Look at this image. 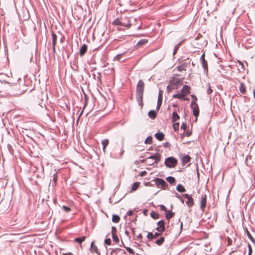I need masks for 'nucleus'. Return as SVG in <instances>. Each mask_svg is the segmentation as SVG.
<instances>
[{
  "label": "nucleus",
  "mask_w": 255,
  "mask_h": 255,
  "mask_svg": "<svg viewBox=\"0 0 255 255\" xmlns=\"http://www.w3.org/2000/svg\"><path fill=\"white\" fill-rule=\"evenodd\" d=\"M110 250H111L112 252L114 253V255H120L121 254H125L126 252L124 250H122L119 248L116 249H110Z\"/></svg>",
  "instance_id": "obj_9"
},
{
  "label": "nucleus",
  "mask_w": 255,
  "mask_h": 255,
  "mask_svg": "<svg viewBox=\"0 0 255 255\" xmlns=\"http://www.w3.org/2000/svg\"><path fill=\"white\" fill-rule=\"evenodd\" d=\"M191 97H192V99H193V100H192V101H194V100H195V101H197V97H196L195 95H191Z\"/></svg>",
  "instance_id": "obj_64"
},
{
  "label": "nucleus",
  "mask_w": 255,
  "mask_h": 255,
  "mask_svg": "<svg viewBox=\"0 0 255 255\" xmlns=\"http://www.w3.org/2000/svg\"><path fill=\"white\" fill-rule=\"evenodd\" d=\"M62 208L64 210V211L67 213H68L71 211V209L69 207L66 206L65 205L63 206Z\"/></svg>",
  "instance_id": "obj_45"
},
{
  "label": "nucleus",
  "mask_w": 255,
  "mask_h": 255,
  "mask_svg": "<svg viewBox=\"0 0 255 255\" xmlns=\"http://www.w3.org/2000/svg\"><path fill=\"white\" fill-rule=\"evenodd\" d=\"M170 145V144L168 142H164L163 143V146L165 148H169Z\"/></svg>",
  "instance_id": "obj_55"
},
{
  "label": "nucleus",
  "mask_w": 255,
  "mask_h": 255,
  "mask_svg": "<svg viewBox=\"0 0 255 255\" xmlns=\"http://www.w3.org/2000/svg\"><path fill=\"white\" fill-rule=\"evenodd\" d=\"M105 244L107 245H110L111 244V240L110 239H106L105 240Z\"/></svg>",
  "instance_id": "obj_49"
},
{
  "label": "nucleus",
  "mask_w": 255,
  "mask_h": 255,
  "mask_svg": "<svg viewBox=\"0 0 255 255\" xmlns=\"http://www.w3.org/2000/svg\"><path fill=\"white\" fill-rule=\"evenodd\" d=\"M152 141V137L151 136H148L144 140L145 144H151Z\"/></svg>",
  "instance_id": "obj_33"
},
{
  "label": "nucleus",
  "mask_w": 255,
  "mask_h": 255,
  "mask_svg": "<svg viewBox=\"0 0 255 255\" xmlns=\"http://www.w3.org/2000/svg\"><path fill=\"white\" fill-rule=\"evenodd\" d=\"M166 212L167 213L165 215V218L167 220H169L170 219L172 218L174 216V214H175V213L174 212H172L170 210H167V211H166Z\"/></svg>",
  "instance_id": "obj_19"
},
{
  "label": "nucleus",
  "mask_w": 255,
  "mask_h": 255,
  "mask_svg": "<svg viewBox=\"0 0 255 255\" xmlns=\"http://www.w3.org/2000/svg\"><path fill=\"white\" fill-rule=\"evenodd\" d=\"M86 239L85 236H82L79 238H76L74 239V241L76 243H78L79 244H81L83 242H84Z\"/></svg>",
  "instance_id": "obj_21"
},
{
  "label": "nucleus",
  "mask_w": 255,
  "mask_h": 255,
  "mask_svg": "<svg viewBox=\"0 0 255 255\" xmlns=\"http://www.w3.org/2000/svg\"><path fill=\"white\" fill-rule=\"evenodd\" d=\"M90 251L91 252H95L98 255H100V253L98 252V248L95 245H94L93 241H92L91 244Z\"/></svg>",
  "instance_id": "obj_15"
},
{
  "label": "nucleus",
  "mask_w": 255,
  "mask_h": 255,
  "mask_svg": "<svg viewBox=\"0 0 255 255\" xmlns=\"http://www.w3.org/2000/svg\"><path fill=\"white\" fill-rule=\"evenodd\" d=\"M146 173V171H141V172H140L139 175L140 176H143Z\"/></svg>",
  "instance_id": "obj_62"
},
{
  "label": "nucleus",
  "mask_w": 255,
  "mask_h": 255,
  "mask_svg": "<svg viewBox=\"0 0 255 255\" xmlns=\"http://www.w3.org/2000/svg\"><path fill=\"white\" fill-rule=\"evenodd\" d=\"M126 249L127 250V251L130 254H134V251L131 249L129 247H126Z\"/></svg>",
  "instance_id": "obj_47"
},
{
  "label": "nucleus",
  "mask_w": 255,
  "mask_h": 255,
  "mask_svg": "<svg viewBox=\"0 0 255 255\" xmlns=\"http://www.w3.org/2000/svg\"><path fill=\"white\" fill-rule=\"evenodd\" d=\"M202 65L204 69L205 72L208 71V63L207 61L206 60H204L203 61H201Z\"/></svg>",
  "instance_id": "obj_27"
},
{
  "label": "nucleus",
  "mask_w": 255,
  "mask_h": 255,
  "mask_svg": "<svg viewBox=\"0 0 255 255\" xmlns=\"http://www.w3.org/2000/svg\"><path fill=\"white\" fill-rule=\"evenodd\" d=\"M53 180L54 181V182L55 183H56L57 181V173H55V174H54V175H53Z\"/></svg>",
  "instance_id": "obj_58"
},
{
  "label": "nucleus",
  "mask_w": 255,
  "mask_h": 255,
  "mask_svg": "<svg viewBox=\"0 0 255 255\" xmlns=\"http://www.w3.org/2000/svg\"><path fill=\"white\" fill-rule=\"evenodd\" d=\"M196 101H195V100L191 101V103L190 104V107L191 108L196 107V104H197V103H196Z\"/></svg>",
  "instance_id": "obj_57"
},
{
  "label": "nucleus",
  "mask_w": 255,
  "mask_h": 255,
  "mask_svg": "<svg viewBox=\"0 0 255 255\" xmlns=\"http://www.w3.org/2000/svg\"><path fill=\"white\" fill-rule=\"evenodd\" d=\"M52 43L54 44H56L57 42V35L53 32H52Z\"/></svg>",
  "instance_id": "obj_32"
},
{
  "label": "nucleus",
  "mask_w": 255,
  "mask_h": 255,
  "mask_svg": "<svg viewBox=\"0 0 255 255\" xmlns=\"http://www.w3.org/2000/svg\"><path fill=\"white\" fill-rule=\"evenodd\" d=\"M192 134V132L191 131H188L187 132H186L185 133H183V135L182 136H190Z\"/></svg>",
  "instance_id": "obj_54"
},
{
  "label": "nucleus",
  "mask_w": 255,
  "mask_h": 255,
  "mask_svg": "<svg viewBox=\"0 0 255 255\" xmlns=\"http://www.w3.org/2000/svg\"><path fill=\"white\" fill-rule=\"evenodd\" d=\"M162 102V100H157V106H156V110L157 111H159V110L161 106Z\"/></svg>",
  "instance_id": "obj_40"
},
{
  "label": "nucleus",
  "mask_w": 255,
  "mask_h": 255,
  "mask_svg": "<svg viewBox=\"0 0 255 255\" xmlns=\"http://www.w3.org/2000/svg\"><path fill=\"white\" fill-rule=\"evenodd\" d=\"M112 238L113 239V241L116 243H118L119 242V239L117 236V234H113V235H112Z\"/></svg>",
  "instance_id": "obj_37"
},
{
  "label": "nucleus",
  "mask_w": 255,
  "mask_h": 255,
  "mask_svg": "<svg viewBox=\"0 0 255 255\" xmlns=\"http://www.w3.org/2000/svg\"><path fill=\"white\" fill-rule=\"evenodd\" d=\"M183 196L187 199V201L186 202L187 206L189 208L192 207L194 204V201L192 196L188 194H185L183 195Z\"/></svg>",
  "instance_id": "obj_6"
},
{
  "label": "nucleus",
  "mask_w": 255,
  "mask_h": 255,
  "mask_svg": "<svg viewBox=\"0 0 255 255\" xmlns=\"http://www.w3.org/2000/svg\"><path fill=\"white\" fill-rule=\"evenodd\" d=\"M200 60L201 61H203L204 60H205V54L203 53L201 56L200 57Z\"/></svg>",
  "instance_id": "obj_63"
},
{
  "label": "nucleus",
  "mask_w": 255,
  "mask_h": 255,
  "mask_svg": "<svg viewBox=\"0 0 255 255\" xmlns=\"http://www.w3.org/2000/svg\"><path fill=\"white\" fill-rule=\"evenodd\" d=\"M124 152V150L123 148L121 149L120 152L119 154H115L114 153L111 152V156L114 158H119L122 157V155L123 154Z\"/></svg>",
  "instance_id": "obj_13"
},
{
  "label": "nucleus",
  "mask_w": 255,
  "mask_h": 255,
  "mask_svg": "<svg viewBox=\"0 0 255 255\" xmlns=\"http://www.w3.org/2000/svg\"><path fill=\"white\" fill-rule=\"evenodd\" d=\"M150 216L154 219H157L159 218V215L155 212L154 211H152L150 214Z\"/></svg>",
  "instance_id": "obj_34"
},
{
  "label": "nucleus",
  "mask_w": 255,
  "mask_h": 255,
  "mask_svg": "<svg viewBox=\"0 0 255 255\" xmlns=\"http://www.w3.org/2000/svg\"><path fill=\"white\" fill-rule=\"evenodd\" d=\"M239 91L242 94H245L246 88L243 82H240V87H239Z\"/></svg>",
  "instance_id": "obj_22"
},
{
  "label": "nucleus",
  "mask_w": 255,
  "mask_h": 255,
  "mask_svg": "<svg viewBox=\"0 0 255 255\" xmlns=\"http://www.w3.org/2000/svg\"><path fill=\"white\" fill-rule=\"evenodd\" d=\"M157 224L158 227L156 228V230L159 232H163L165 231L164 221L161 220L157 222Z\"/></svg>",
  "instance_id": "obj_8"
},
{
  "label": "nucleus",
  "mask_w": 255,
  "mask_h": 255,
  "mask_svg": "<svg viewBox=\"0 0 255 255\" xmlns=\"http://www.w3.org/2000/svg\"><path fill=\"white\" fill-rule=\"evenodd\" d=\"M162 91L159 90L158 95V100H162Z\"/></svg>",
  "instance_id": "obj_46"
},
{
  "label": "nucleus",
  "mask_w": 255,
  "mask_h": 255,
  "mask_svg": "<svg viewBox=\"0 0 255 255\" xmlns=\"http://www.w3.org/2000/svg\"><path fill=\"white\" fill-rule=\"evenodd\" d=\"M156 115V112L154 110H150L148 113V117L152 120L155 119Z\"/></svg>",
  "instance_id": "obj_17"
},
{
  "label": "nucleus",
  "mask_w": 255,
  "mask_h": 255,
  "mask_svg": "<svg viewBox=\"0 0 255 255\" xmlns=\"http://www.w3.org/2000/svg\"><path fill=\"white\" fill-rule=\"evenodd\" d=\"M191 157L188 155H185L183 157H182V162L183 163H188V162H189L191 160Z\"/></svg>",
  "instance_id": "obj_25"
},
{
  "label": "nucleus",
  "mask_w": 255,
  "mask_h": 255,
  "mask_svg": "<svg viewBox=\"0 0 255 255\" xmlns=\"http://www.w3.org/2000/svg\"><path fill=\"white\" fill-rule=\"evenodd\" d=\"M142 236L141 234H139L137 236V238L136 239H135V240H137V241H139V242H141V240H142Z\"/></svg>",
  "instance_id": "obj_56"
},
{
  "label": "nucleus",
  "mask_w": 255,
  "mask_h": 255,
  "mask_svg": "<svg viewBox=\"0 0 255 255\" xmlns=\"http://www.w3.org/2000/svg\"><path fill=\"white\" fill-rule=\"evenodd\" d=\"M177 160L173 156L168 157L165 158L164 164L169 168H174L177 164Z\"/></svg>",
  "instance_id": "obj_4"
},
{
  "label": "nucleus",
  "mask_w": 255,
  "mask_h": 255,
  "mask_svg": "<svg viewBox=\"0 0 255 255\" xmlns=\"http://www.w3.org/2000/svg\"><path fill=\"white\" fill-rule=\"evenodd\" d=\"M144 84L141 80H139L136 85V98L138 105L141 108L143 107V95L144 92Z\"/></svg>",
  "instance_id": "obj_1"
},
{
  "label": "nucleus",
  "mask_w": 255,
  "mask_h": 255,
  "mask_svg": "<svg viewBox=\"0 0 255 255\" xmlns=\"http://www.w3.org/2000/svg\"><path fill=\"white\" fill-rule=\"evenodd\" d=\"M133 214V211H131V210H130V211H128L127 213V214L128 215V216H132Z\"/></svg>",
  "instance_id": "obj_61"
},
{
  "label": "nucleus",
  "mask_w": 255,
  "mask_h": 255,
  "mask_svg": "<svg viewBox=\"0 0 255 255\" xmlns=\"http://www.w3.org/2000/svg\"><path fill=\"white\" fill-rule=\"evenodd\" d=\"M247 235L249 238V239L255 244V240H254V238L252 237L250 233L247 230Z\"/></svg>",
  "instance_id": "obj_35"
},
{
  "label": "nucleus",
  "mask_w": 255,
  "mask_h": 255,
  "mask_svg": "<svg viewBox=\"0 0 255 255\" xmlns=\"http://www.w3.org/2000/svg\"><path fill=\"white\" fill-rule=\"evenodd\" d=\"M113 24L115 25H121V17L115 19L113 22Z\"/></svg>",
  "instance_id": "obj_30"
},
{
  "label": "nucleus",
  "mask_w": 255,
  "mask_h": 255,
  "mask_svg": "<svg viewBox=\"0 0 255 255\" xmlns=\"http://www.w3.org/2000/svg\"><path fill=\"white\" fill-rule=\"evenodd\" d=\"M172 127L175 131L178 130L179 128V123H174V124L173 125Z\"/></svg>",
  "instance_id": "obj_36"
},
{
  "label": "nucleus",
  "mask_w": 255,
  "mask_h": 255,
  "mask_svg": "<svg viewBox=\"0 0 255 255\" xmlns=\"http://www.w3.org/2000/svg\"><path fill=\"white\" fill-rule=\"evenodd\" d=\"M164 238L163 237H160L159 239L157 240L154 243L157 245L161 246L164 242Z\"/></svg>",
  "instance_id": "obj_23"
},
{
  "label": "nucleus",
  "mask_w": 255,
  "mask_h": 255,
  "mask_svg": "<svg viewBox=\"0 0 255 255\" xmlns=\"http://www.w3.org/2000/svg\"><path fill=\"white\" fill-rule=\"evenodd\" d=\"M108 144H109V140L107 139H105L104 140L102 141V144L104 148L106 147L108 145Z\"/></svg>",
  "instance_id": "obj_39"
},
{
  "label": "nucleus",
  "mask_w": 255,
  "mask_h": 255,
  "mask_svg": "<svg viewBox=\"0 0 255 255\" xmlns=\"http://www.w3.org/2000/svg\"><path fill=\"white\" fill-rule=\"evenodd\" d=\"M117 234V228L115 227H112V235Z\"/></svg>",
  "instance_id": "obj_52"
},
{
  "label": "nucleus",
  "mask_w": 255,
  "mask_h": 255,
  "mask_svg": "<svg viewBox=\"0 0 255 255\" xmlns=\"http://www.w3.org/2000/svg\"><path fill=\"white\" fill-rule=\"evenodd\" d=\"M175 88L173 86H170V85H168L166 87L167 91L168 93L171 92Z\"/></svg>",
  "instance_id": "obj_44"
},
{
  "label": "nucleus",
  "mask_w": 255,
  "mask_h": 255,
  "mask_svg": "<svg viewBox=\"0 0 255 255\" xmlns=\"http://www.w3.org/2000/svg\"><path fill=\"white\" fill-rule=\"evenodd\" d=\"M208 86H209V87L207 89V93L209 95V94H211L212 92H213V90H212V89L211 88L210 86V84H208Z\"/></svg>",
  "instance_id": "obj_51"
},
{
  "label": "nucleus",
  "mask_w": 255,
  "mask_h": 255,
  "mask_svg": "<svg viewBox=\"0 0 255 255\" xmlns=\"http://www.w3.org/2000/svg\"><path fill=\"white\" fill-rule=\"evenodd\" d=\"M161 157V155L158 152H156L154 155H151L145 159L143 160V161H145L149 165H153L154 166V164H157L160 160Z\"/></svg>",
  "instance_id": "obj_2"
},
{
  "label": "nucleus",
  "mask_w": 255,
  "mask_h": 255,
  "mask_svg": "<svg viewBox=\"0 0 255 255\" xmlns=\"http://www.w3.org/2000/svg\"><path fill=\"white\" fill-rule=\"evenodd\" d=\"M120 217L118 215H113L112 216V221L114 223H117L119 222Z\"/></svg>",
  "instance_id": "obj_28"
},
{
  "label": "nucleus",
  "mask_w": 255,
  "mask_h": 255,
  "mask_svg": "<svg viewBox=\"0 0 255 255\" xmlns=\"http://www.w3.org/2000/svg\"><path fill=\"white\" fill-rule=\"evenodd\" d=\"M207 203V195L204 194L202 195L200 201V209L204 211L206 206Z\"/></svg>",
  "instance_id": "obj_7"
},
{
  "label": "nucleus",
  "mask_w": 255,
  "mask_h": 255,
  "mask_svg": "<svg viewBox=\"0 0 255 255\" xmlns=\"http://www.w3.org/2000/svg\"><path fill=\"white\" fill-rule=\"evenodd\" d=\"M148 40L145 39H140L139 41H138L136 46L139 47L140 46L147 42Z\"/></svg>",
  "instance_id": "obj_29"
},
{
  "label": "nucleus",
  "mask_w": 255,
  "mask_h": 255,
  "mask_svg": "<svg viewBox=\"0 0 255 255\" xmlns=\"http://www.w3.org/2000/svg\"><path fill=\"white\" fill-rule=\"evenodd\" d=\"M137 19V18L121 16V26L129 28L130 26L132 25L133 22H136Z\"/></svg>",
  "instance_id": "obj_3"
},
{
  "label": "nucleus",
  "mask_w": 255,
  "mask_h": 255,
  "mask_svg": "<svg viewBox=\"0 0 255 255\" xmlns=\"http://www.w3.org/2000/svg\"><path fill=\"white\" fill-rule=\"evenodd\" d=\"M170 83L172 85H177L180 83V80L179 79L173 78L172 80H170Z\"/></svg>",
  "instance_id": "obj_20"
},
{
  "label": "nucleus",
  "mask_w": 255,
  "mask_h": 255,
  "mask_svg": "<svg viewBox=\"0 0 255 255\" xmlns=\"http://www.w3.org/2000/svg\"><path fill=\"white\" fill-rule=\"evenodd\" d=\"M183 96H184V95L181 93H177V94H174L172 96V98L182 100V98H183Z\"/></svg>",
  "instance_id": "obj_31"
},
{
  "label": "nucleus",
  "mask_w": 255,
  "mask_h": 255,
  "mask_svg": "<svg viewBox=\"0 0 255 255\" xmlns=\"http://www.w3.org/2000/svg\"><path fill=\"white\" fill-rule=\"evenodd\" d=\"M159 207H160V209L161 210H163V211H164L165 212H166L168 210H167L166 207L164 205H159Z\"/></svg>",
  "instance_id": "obj_53"
},
{
  "label": "nucleus",
  "mask_w": 255,
  "mask_h": 255,
  "mask_svg": "<svg viewBox=\"0 0 255 255\" xmlns=\"http://www.w3.org/2000/svg\"><path fill=\"white\" fill-rule=\"evenodd\" d=\"M178 48V45H177L174 47V51L173 52V55H174L176 53Z\"/></svg>",
  "instance_id": "obj_60"
},
{
  "label": "nucleus",
  "mask_w": 255,
  "mask_h": 255,
  "mask_svg": "<svg viewBox=\"0 0 255 255\" xmlns=\"http://www.w3.org/2000/svg\"><path fill=\"white\" fill-rule=\"evenodd\" d=\"M166 180L171 184H173L175 183V179L172 176H168L166 178Z\"/></svg>",
  "instance_id": "obj_26"
},
{
  "label": "nucleus",
  "mask_w": 255,
  "mask_h": 255,
  "mask_svg": "<svg viewBox=\"0 0 255 255\" xmlns=\"http://www.w3.org/2000/svg\"><path fill=\"white\" fill-rule=\"evenodd\" d=\"M247 246H248V248H249V254H248V255H251L252 253V250L251 246L250 245V244L249 243H248Z\"/></svg>",
  "instance_id": "obj_48"
},
{
  "label": "nucleus",
  "mask_w": 255,
  "mask_h": 255,
  "mask_svg": "<svg viewBox=\"0 0 255 255\" xmlns=\"http://www.w3.org/2000/svg\"><path fill=\"white\" fill-rule=\"evenodd\" d=\"M181 129L185 130L187 128V125L185 123L183 122L181 126Z\"/></svg>",
  "instance_id": "obj_50"
},
{
  "label": "nucleus",
  "mask_w": 255,
  "mask_h": 255,
  "mask_svg": "<svg viewBox=\"0 0 255 255\" xmlns=\"http://www.w3.org/2000/svg\"><path fill=\"white\" fill-rule=\"evenodd\" d=\"M139 182H135L132 184L131 190L133 191H135L139 186Z\"/></svg>",
  "instance_id": "obj_24"
},
{
  "label": "nucleus",
  "mask_w": 255,
  "mask_h": 255,
  "mask_svg": "<svg viewBox=\"0 0 255 255\" xmlns=\"http://www.w3.org/2000/svg\"><path fill=\"white\" fill-rule=\"evenodd\" d=\"M186 66V64L183 63L182 64H181V65L178 66V67H177L178 70L179 71H183L185 69Z\"/></svg>",
  "instance_id": "obj_38"
},
{
  "label": "nucleus",
  "mask_w": 255,
  "mask_h": 255,
  "mask_svg": "<svg viewBox=\"0 0 255 255\" xmlns=\"http://www.w3.org/2000/svg\"><path fill=\"white\" fill-rule=\"evenodd\" d=\"M175 197L176 198L179 199L182 203H184V200L183 198L181 196V195H180L179 194H178L176 192H175Z\"/></svg>",
  "instance_id": "obj_41"
},
{
  "label": "nucleus",
  "mask_w": 255,
  "mask_h": 255,
  "mask_svg": "<svg viewBox=\"0 0 255 255\" xmlns=\"http://www.w3.org/2000/svg\"><path fill=\"white\" fill-rule=\"evenodd\" d=\"M180 119V116L178 115L177 111L175 110L172 115V122L173 123L176 122L177 121Z\"/></svg>",
  "instance_id": "obj_12"
},
{
  "label": "nucleus",
  "mask_w": 255,
  "mask_h": 255,
  "mask_svg": "<svg viewBox=\"0 0 255 255\" xmlns=\"http://www.w3.org/2000/svg\"><path fill=\"white\" fill-rule=\"evenodd\" d=\"M154 136L157 139L162 141L164 139V134L162 132H157L155 134Z\"/></svg>",
  "instance_id": "obj_14"
},
{
  "label": "nucleus",
  "mask_w": 255,
  "mask_h": 255,
  "mask_svg": "<svg viewBox=\"0 0 255 255\" xmlns=\"http://www.w3.org/2000/svg\"><path fill=\"white\" fill-rule=\"evenodd\" d=\"M190 87L188 85H184L181 89V93H182L184 96L189 95L190 94Z\"/></svg>",
  "instance_id": "obj_10"
},
{
  "label": "nucleus",
  "mask_w": 255,
  "mask_h": 255,
  "mask_svg": "<svg viewBox=\"0 0 255 255\" xmlns=\"http://www.w3.org/2000/svg\"><path fill=\"white\" fill-rule=\"evenodd\" d=\"M147 238L149 240L154 239L153 234L151 232L148 233L147 235Z\"/></svg>",
  "instance_id": "obj_43"
},
{
  "label": "nucleus",
  "mask_w": 255,
  "mask_h": 255,
  "mask_svg": "<svg viewBox=\"0 0 255 255\" xmlns=\"http://www.w3.org/2000/svg\"><path fill=\"white\" fill-rule=\"evenodd\" d=\"M154 180L156 185L158 187L160 186L161 188L163 189H165L167 185L166 182L162 178H155Z\"/></svg>",
  "instance_id": "obj_5"
},
{
  "label": "nucleus",
  "mask_w": 255,
  "mask_h": 255,
  "mask_svg": "<svg viewBox=\"0 0 255 255\" xmlns=\"http://www.w3.org/2000/svg\"><path fill=\"white\" fill-rule=\"evenodd\" d=\"M193 110V114L195 117H197L199 114V109L197 104H196V107L192 108Z\"/></svg>",
  "instance_id": "obj_16"
},
{
  "label": "nucleus",
  "mask_w": 255,
  "mask_h": 255,
  "mask_svg": "<svg viewBox=\"0 0 255 255\" xmlns=\"http://www.w3.org/2000/svg\"><path fill=\"white\" fill-rule=\"evenodd\" d=\"M161 233L156 232L153 234L154 239L160 236Z\"/></svg>",
  "instance_id": "obj_59"
},
{
  "label": "nucleus",
  "mask_w": 255,
  "mask_h": 255,
  "mask_svg": "<svg viewBox=\"0 0 255 255\" xmlns=\"http://www.w3.org/2000/svg\"><path fill=\"white\" fill-rule=\"evenodd\" d=\"M176 190L180 193L185 192L186 191L185 187L181 184L177 185L176 186Z\"/></svg>",
  "instance_id": "obj_18"
},
{
  "label": "nucleus",
  "mask_w": 255,
  "mask_h": 255,
  "mask_svg": "<svg viewBox=\"0 0 255 255\" xmlns=\"http://www.w3.org/2000/svg\"><path fill=\"white\" fill-rule=\"evenodd\" d=\"M123 54H118L117 55H116L114 58V61H120V59H121V57L123 56Z\"/></svg>",
  "instance_id": "obj_42"
},
{
  "label": "nucleus",
  "mask_w": 255,
  "mask_h": 255,
  "mask_svg": "<svg viewBox=\"0 0 255 255\" xmlns=\"http://www.w3.org/2000/svg\"><path fill=\"white\" fill-rule=\"evenodd\" d=\"M87 46L85 44H83L80 48L79 54L81 57H82L87 52Z\"/></svg>",
  "instance_id": "obj_11"
}]
</instances>
